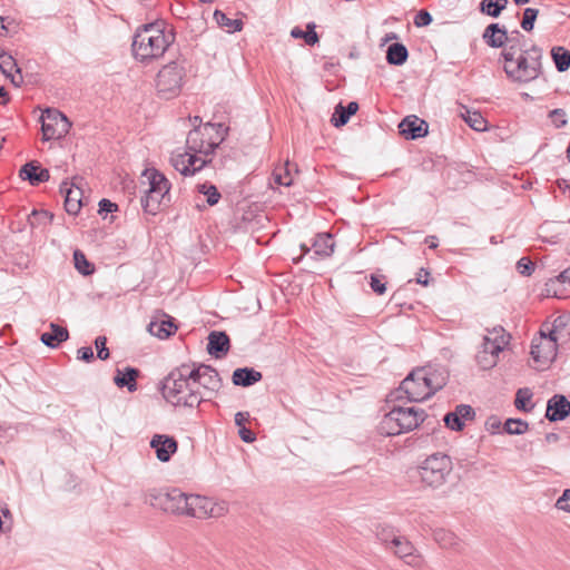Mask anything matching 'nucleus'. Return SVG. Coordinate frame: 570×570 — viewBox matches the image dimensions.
I'll return each mask as SVG.
<instances>
[{"label": "nucleus", "mask_w": 570, "mask_h": 570, "mask_svg": "<svg viewBox=\"0 0 570 570\" xmlns=\"http://www.w3.org/2000/svg\"><path fill=\"white\" fill-rule=\"evenodd\" d=\"M425 367L413 370L400 384L399 389L389 394V401L406 399L410 402H421L430 397L425 384Z\"/></svg>", "instance_id": "nucleus-6"}, {"label": "nucleus", "mask_w": 570, "mask_h": 570, "mask_svg": "<svg viewBox=\"0 0 570 570\" xmlns=\"http://www.w3.org/2000/svg\"><path fill=\"white\" fill-rule=\"evenodd\" d=\"M569 321H570V317L566 316V315L556 317L552 323V328L550 330L548 335L558 337V341L560 338H564L566 341H569L570 340V326H568Z\"/></svg>", "instance_id": "nucleus-34"}, {"label": "nucleus", "mask_w": 570, "mask_h": 570, "mask_svg": "<svg viewBox=\"0 0 570 570\" xmlns=\"http://www.w3.org/2000/svg\"><path fill=\"white\" fill-rule=\"evenodd\" d=\"M482 37L484 42L491 48H501L509 40L507 29L499 23H490Z\"/></svg>", "instance_id": "nucleus-23"}, {"label": "nucleus", "mask_w": 570, "mask_h": 570, "mask_svg": "<svg viewBox=\"0 0 570 570\" xmlns=\"http://www.w3.org/2000/svg\"><path fill=\"white\" fill-rule=\"evenodd\" d=\"M53 215L47 210H32L28 220L31 227L46 226L51 223Z\"/></svg>", "instance_id": "nucleus-45"}, {"label": "nucleus", "mask_w": 570, "mask_h": 570, "mask_svg": "<svg viewBox=\"0 0 570 570\" xmlns=\"http://www.w3.org/2000/svg\"><path fill=\"white\" fill-rule=\"evenodd\" d=\"M570 415V401L562 394H554L547 402L546 419L550 422L563 421Z\"/></svg>", "instance_id": "nucleus-15"}, {"label": "nucleus", "mask_w": 570, "mask_h": 570, "mask_svg": "<svg viewBox=\"0 0 570 570\" xmlns=\"http://www.w3.org/2000/svg\"><path fill=\"white\" fill-rule=\"evenodd\" d=\"M386 61L392 66H403L409 58L407 48L401 42H394L387 47Z\"/></svg>", "instance_id": "nucleus-31"}, {"label": "nucleus", "mask_w": 570, "mask_h": 570, "mask_svg": "<svg viewBox=\"0 0 570 570\" xmlns=\"http://www.w3.org/2000/svg\"><path fill=\"white\" fill-rule=\"evenodd\" d=\"M443 421L445 423V426L451 429L452 431H462L464 428V422L460 420V417L456 415L454 411L446 413Z\"/></svg>", "instance_id": "nucleus-51"}, {"label": "nucleus", "mask_w": 570, "mask_h": 570, "mask_svg": "<svg viewBox=\"0 0 570 570\" xmlns=\"http://www.w3.org/2000/svg\"><path fill=\"white\" fill-rule=\"evenodd\" d=\"M170 164L184 176L195 175V169H188V166H186L184 153H173L170 157Z\"/></svg>", "instance_id": "nucleus-46"}, {"label": "nucleus", "mask_w": 570, "mask_h": 570, "mask_svg": "<svg viewBox=\"0 0 570 570\" xmlns=\"http://www.w3.org/2000/svg\"><path fill=\"white\" fill-rule=\"evenodd\" d=\"M291 36L295 39H304L308 46H314L320 40L318 35L315 31V24L313 22L306 26V30H302L298 27L293 28Z\"/></svg>", "instance_id": "nucleus-38"}, {"label": "nucleus", "mask_w": 570, "mask_h": 570, "mask_svg": "<svg viewBox=\"0 0 570 570\" xmlns=\"http://www.w3.org/2000/svg\"><path fill=\"white\" fill-rule=\"evenodd\" d=\"M197 154L198 153H193L188 149L184 153L186 166H188V169H195V174L209 163V160L198 157Z\"/></svg>", "instance_id": "nucleus-48"}, {"label": "nucleus", "mask_w": 570, "mask_h": 570, "mask_svg": "<svg viewBox=\"0 0 570 570\" xmlns=\"http://www.w3.org/2000/svg\"><path fill=\"white\" fill-rule=\"evenodd\" d=\"M475 361L481 370H490L492 368L498 360L494 356H490L487 351H479L475 355Z\"/></svg>", "instance_id": "nucleus-50"}, {"label": "nucleus", "mask_w": 570, "mask_h": 570, "mask_svg": "<svg viewBox=\"0 0 570 570\" xmlns=\"http://www.w3.org/2000/svg\"><path fill=\"white\" fill-rule=\"evenodd\" d=\"M542 49L537 46L521 49L515 61L504 65L507 76L517 82H530L542 73Z\"/></svg>", "instance_id": "nucleus-5"}, {"label": "nucleus", "mask_w": 570, "mask_h": 570, "mask_svg": "<svg viewBox=\"0 0 570 570\" xmlns=\"http://www.w3.org/2000/svg\"><path fill=\"white\" fill-rule=\"evenodd\" d=\"M184 78V66L178 61H170L157 75L156 87L158 92L165 98L175 97L183 87Z\"/></svg>", "instance_id": "nucleus-8"}, {"label": "nucleus", "mask_w": 570, "mask_h": 570, "mask_svg": "<svg viewBox=\"0 0 570 570\" xmlns=\"http://www.w3.org/2000/svg\"><path fill=\"white\" fill-rule=\"evenodd\" d=\"M69 338V332L56 323H50V331L40 335V341L48 347L55 348Z\"/></svg>", "instance_id": "nucleus-26"}, {"label": "nucleus", "mask_w": 570, "mask_h": 570, "mask_svg": "<svg viewBox=\"0 0 570 570\" xmlns=\"http://www.w3.org/2000/svg\"><path fill=\"white\" fill-rule=\"evenodd\" d=\"M453 463L451 458L444 453H433L424 459L415 469V476L421 483L431 489H439L444 485L451 475Z\"/></svg>", "instance_id": "nucleus-4"}, {"label": "nucleus", "mask_w": 570, "mask_h": 570, "mask_svg": "<svg viewBox=\"0 0 570 570\" xmlns=\"http://www.w3.org/2000/svg\"><path fill=\"white\" fill-rule=\"evenodd\" d=\"M160 462H168L178 450V442L167 434H155L149 443Z\"/></svg>", "instance_id": "nucleus-13"}, {"label": "nucleus", "mask_w": 570, "mask_h": 570, "mask_svg": "<svg viewBox=\"0 0 570 570\" xmlns=\"http://www.w3.org/2000/svg\"><path fill=\"white\" fill-rule=\"evenodd\" d=\"M556 508L570 512V489L563 491L562 495L556 502Z\"/></svg>", "instance_id": "nucleus-59"}, {"label": "nucleus", "mask_w": 570, "mask_h": 570, "mask_svg": "<svg viewBox=\"0 0 570 570\" xmlns=\"http://www.w3.org/2000/svg\"><path fill=\"white\" fill-rule=\"evenodd\" d=\"M463 119L475 131L487 130L488 121L479 111L466 110V114L463 115Z\"/></svg>", "instance_id": "nucleus-41"}, {"label": "nucleus", "mask_w": 570, "mask_h": 570, "mask_svg": "<svg viewBox=\"0 0 570 570\" xmlns=\"http://www.w3.org/2000/svg\"><path fill=\"white\" fill-rule=\"evenodd\" d=\"M551 58L559 72H564L570 68V50L563 47H553L551 49Z\"/></svg>", "instance_id": "nucleus-36"}, {"label": "nucleus", "mask_w": 570, "mask_h": 570, "mask_svg": "<svg viewBox=\"0 0 570 570\" xmlns=\"http://www.w3.org/2000/svg\"><path fill=\"white\" fill-rule=\"evenodd\" d=\"M528 429V422L521 419H508L503 425L504 432L511 435H521L525 433Z\"/></svg>", "instance_id": "nucleus-43"}, {"label": "nucleus", "mask_w": 570, "mask_h": 570, "mask_svg": "<svg viewBox=\"0 0 570 570\" xmlns=\"http://www.w3.org/2000/svg\"><path fill=\"white\" fill-rule=\"evenodd\" d=\"M227 505L225 502L216 503L210 499L208 509V518H219L227 513Z\"/></svg>", "instance_id": "nucleus-55"}, {"label": "nucleus", "mask_w": 570, "mask_h": 570, "mask_svg": "<svg viewBox=\"0 0 570 570\" xmlns=\"http://www.w3.org/2000/svg\"><path fill=\"white\" fill-rule=\"evenodd\" d=\"M60 193L65 195L66 212L77 215L82 206V190L73 184L63 181L60 185Z\"/></svg>", "instance_id": "nucleus-17"}, {"label": "nucleus", "mask_w": 570, "mask_h": 570, "mask_svg": "<svg viewBox=\"0 0 570 570\" xmlns=\"http://www.w3.org/2000/svg\"><path fill=\"white\" fill-rule=\"evenodd\" d=\"M532 399V392L530 389H519L515 394L514 405L518 410L523 412H530L533 409V404H530Z\"/></svg>", "instance_id": "nucleus-40"}, {"label": "nucleus", "mask_w": 570, "mask_h": 570, "mask_svg": "<svg viewBox=\"0 0 570 570\" xmlns=\"http://www.w3.org/2000/svg\"><path fill=\"white\" fill-rule=\"evenodd\" d=\"M547 292L557 298H567L570 296V266L562 271L558 276L550 278L547 284Z\"/></svg>", "instance_id": "nucleus-18"}, {"label": "nucleus", "mask_w": 570, "mask_h": 570, "mask_svg": "<svg viewBox=\"0 0 570 570\" xmlns=\"http://www.w3.org/2000/svg\"><path fill=\"white\" fill-rule=\"evenodd\" d=\"M145 503L165 512L186 515L188 494L179 489L151 490L145 494Z\"/></svg>", "instance_id": "nucleus-7"}, {"label": "nucleus", "mask_w": 570, "mask_h": 570, "mask_svg": "<svg viewBox=\"0 0 570 570\" xmlns=\"http://www.w3.org/2000/svg\"><path fill=\"white\" fill-rule=\"evenodd\" d=\"M214 18L217 24L229 33L240 31L244 26V22L240 19H232L225 12L219 10L214 12Z\"/></svg>", "instance_id": "nucleus-35"}, {"label": "nucleus", "mask_w": 570, "mask_h": 570, "mask_svg": "<svg viewBox=\"0 0 570 570\" xmlns=\"http://www.w3.org/2000/svg\"><path fill=\"white\" fill-rule=\"evenodd\" d=\"M238 435L246 443H252L256 440L255 433L246 426L238 429Z\"/></svg>", "instance_id": "nucleus-64"}, {"label": "nucleus", "mask_w": 570, "mask_h": 570, "mask_svg": "<svg viewBox=\"0 0 570 570\" xmlns=\"http://www.w3.org/2000/svg\"><path fill=\"white\" fill-rule=\"evenodd\" d=\"M425 379L426 387L430 390L429 395L432 396L446 384L448 376L444 372L425 367Z\"/></svg>", "instance_id": "nucleus-32"}, {"label": "nucleus", "mask_w": 570, "mask_h": 570, "mask_svg": "<svg viewBox=\"0 0 570 570\" xmlns=\"http://www.w3.org/2000/svg\"><path fill=\"white\" fill-rule=\"evenodd\" d=\"M140 372L136 367L127 366L124 370L117 368L114 376V383L122 389L127 387L129 392L137 391V379Z\"/></svg>", "instance_id": "nucleus-25"}, {"label": "nucleus", "mask_w": 570, "mask_h": 570, "mask_svg": "<svg viewBox=\"0 0 570 570\" xmlns=\"http://www.w3.org/2000/svg\"><path fill=\"white\" fill-rule=\"evenodd\" d=\"M504 341L503 338L501 337V341L498 340V337L495 338H490L488 336H485L483 338V343L481 344V348L480 351H487V353L491 356H494V358L498 360L499 357V354L502 352L503 350V345H504Z\"/></svg>", "instance_id": "nucleus-42"}, {"label": "nucleus", "mask_w": 570, "mask_h": 570, "mask_svg": "<svg viewBox=\"0 0 570 570\" xmlns=\"http://www.w3.org/2000/svg\"><path fill=\"white\" fill-rule=\"evenodd\" d=\"M400 134L409 140L422 138L428 135L429 125L415 115L405 117L399 125Z\"/></svg>", "instance_id": "nucleus-14"}, {"label": "nucleus", "mask_w": 570, "mask_h": 570, "mask_svg": "<svg viewBox=\"0 0 570 570\" xmlns=\"http://www.w3.org/2000/svg\"><path fill=\"white\" fill-rule=\"evenodd\" d=\"M167 320H163L160 322L153 321L148 325V332L158 337V338H168L169 336L174 335L177 331V325L175 324L174 320L169 316H167Z\"/></svg>", "instance_id": "nucleus-29"}, {"label": "nucleus", "mask_w": 570, "mask_h": 570, "mask_svg": "<svg viewBox=\"0 0 570 570\" xmlns=\"http://www.w3.org/2000/svg\"><path fill=\"white\" fill-rule=\"evenodd\" d=\"M118 209V205L112 203L111 200L107 199V198H102L100 202H99V214H108V213H114Z\"/></svg>", "instance_id": "nucleus-62"}, {"label": "nucleus", "mask_w": 570, "mask_h": 570, "mask_svg": "<svg viewBox=\"0 0 570 570\" xmlns=\"http://www.w3.org/2000/svg\"><path fill=\"white\" fill-rule=\"evenodd\" d=\"M40 121L45 141L63 137L68 134L71 126L68 118L55 108H47L42 112Z\"/></svg>", "instance_id": "nucleus-9"}, {"label": "nucleus", "mask_w": 570, "mask_h": 570, "mask_svg": "<svg viewBox=\"0 0 570 570\" xmlns=\"http://www.w3.org/2000/svg\"><path fill=\"white\" fill-rule=\"evenodd\" d=\"M19 176L21 179L28 180L32 186H38L41 183L48 181L50 178L49 170L42 168L36 160L26 163L21 167Z\"/></svg>", "instance_id": "nucleus-19"}, {"label": "nucleus", "mask_w": 570, "mask_h": 570, "mask_svg": "<svg viewBox=\"0 0 570 570\" xmlns=\"http://www.w3.org/2000/svg\"><path fill=\"white\" fill-rule=\"evenodd\" d=\"M95 346L97 350V357L99 360H107L109 357V350L107 347V338L105 336H98L95 340Z\"/></svg>", "instance_id": "nucleus-52"}, {"label": "nucleus", "mask_w": 570, "mask_h": 570, "mask_svg": "<svg viewBox=\"0 0 570 570\" xmlns=\"http://www.w3.org/2000/svg\"><path fill=\"white\" fill-rule=\"evenodd\" d=\"M517 271L523 276H530L534 271V264L527 257H521L517 263Z\"/></svg>", "instance_id": "nucleus-54"}, {"label": "nucleus", "mask_w": 570, "mask_h": 570, "mask_svg": "<svg viewBox=\"0 0 570 570\" xmlns=\"http://www.w3.org/2000/svg\"><path fill=\"white\" fill-rule=\"evenodd\" d=\"M454 412L460 417V420H462L463 422L468 421V420H472L474 417V414H475L474 410L472 409V406L466 405V404L458 405L455 407Z\"/></svg>", "instance_id": "nucleus-58"}, {"label": "nucleus", "mask_w": 570, "mask_h": 570, "mask_svg": "<svg viewBox=\"0 0 570 570\" xmlns=\"http://www.w3.org/2000/svg\"><path fill=\"white\" fill-rule=\"evenodd\" d=\"M312 250L320 257H328L334 250V240L331 234L321 233L314 237Z\"/></svg>", "instance_id": "nucleus-30"}, {"label": "nucleus", "mask_w": 570, "mask_h": 570, "mask_svg": "<svg viewBox=\"0 0 570 570\" xmlns=\"http://www.w3.org/2000/svg\"><path fill=\"white\" fill-rule=\"evenodd\" d=\"M376 537L382 543L386 546V549H389V547H392L400 535L396 534L394 528L389 525H380L376 529Z\"/></svg>", "instance_id": "nucleus-44"}, {"label": "nucleus", "mask_w": 570, "mask_h": 570, "mask_svg": "<svg viewBox=\"0 0 570 570\" xmlns=\"http://www.w3.org/2000/svg\"><path fill=\"white\" fill-rule=\"evenodd\" d=\"M210 499L198 494H188L186 515L197 519L208 518Z\"/></svg>", "instance_id": "nucleus-22"}, {"label": "nucleus", "mask_w": 570, "mask_h": 570, "mask_svg": "<svg viewBox=\"0 0 570 570\" xmlns=\"http://www.w3.org/2000/svg\"><path fill=\"white\" fill-rule=\"evenodd\" d=\"M521 49L522 48H520V51H521ZM518 51H519L518 45H515V43H510L507 48H504L503 51L501 52V56L503 57L504 62L512 65L515 61V59L518 58L517 57Z\"/></svg>", "instance_id": "nucleus-57"}, {"label": "nucleus", "mask_w": 570, "mask_h": 570, "mask_svg": "<svg viewBox=\"0 0 570 570\" xmlns=\"http://www.w3.org/2000/svg\"><path fill=\"white\" fill-rule=\"evenodd\" d=\"M508 3V0H482L480 2V11L492 18H498Z\"/></svg>", "instance_id": "nucleus-37"}, {"label": "nucleus", "mask_w": 570, "mask_h": 570, "mask_svg": "<svg viewBox=\"0 0 570 570\" xmlns=\"http://www.w3.org/2000/svg\"><path fill=\"white\" fill-rule=\"evenodd\" d=\"M549 118L556 125L557 128H560L567 124L566 111L561 108L551 110L549 112Z\"/></svg>", "instance_id": "nucleus-56"}, {"label": "nucleus", "mask_w": 570, "mask_h": 570, "mask_svg": "<svg viewBox=\"0 0 570 570\" xmlns=\"http://www.w3.org/2000/svg\"><path fill=\"white\" fill-rule=\"evenodd\" d=\"M168 195L158 193L155 189H147L145 195L141 197L140 203L145 213L156 215L169 203Z\"/></svg>", "instance_id": "nucleus-21"}, {"label": "nucleus", "mask_w": 570, "mask_h": 570, "mask_svg": "<svg viewBox=\"0 0 570 570\" xmlns=\"http://www.w3.org/2000/svg\"><path fill=\"white\" fill-rule=\"evenodd\" d=\"M539 10L534 8H525L523 10V17L521 20V28L524 31H532L534 28V22L538 18Z\"/></svg>", "instance_id": "nucleus-49"}, {"label": "nucleus", "mask_w": 570, "mask_h": 570, "mask_svg": "<svg viewBox=\"0 0 570 570\" xmlns=\"http://www.w3.org/2000/svg\"><path fill=\"white\" fill-rule=\"evenodd\" d=\"M73 263H75V268L83 276L91 275L95 271L94 265L87 259L86 255L79 249H76L73 252Z\"/></svg>", "instance_id": "nucleus-39"}, {"label": "nucleus", "mask_w": 570, "mask_h": 570, "mask_svg": "<svg viewBox=\"0 0 570 570\" xmlns=\"http://www.w3.org/2000/svg\"><path fill=\"white\" fill-rule=\"evenodd\" d=\"M187 364L173 370L161 382L164 399L174 406H198L207 397L203 395L193 382Z\"/></svg>", "instance_id": "nucleus-1"}, {"label": "nucleus", "mask_w": 570, "mask_h": 570, "mask_svg": "<svg viewBox=\"0 0 570 570\" xmlns=\"http://www.w3.org/2000/svg\"><path fill=\"white\" fill-rule=\"evenodd\" d=\"M198 191L207 197L206 202L209 206H215L222 197L217 187L212 184L198 185Z\"/></svg>", "instance_id": "nucleus-47"}, {"label": "nucleus", "mask_w": 570, "mask_h": 570, "mask_svg": "<svg viewBox=\"0 0 570 570\" xmlns=\"http://www.w3.org/2000/svg\"><path fill=\"white\" fill-rule=\"evenodd\" d=\"M358 110V104L356 101H350L347 106H343L338 104L334 114L331 118V122L334 127L338 128L347 124L351 116H353Z\"/></svg>", "instance_id": "nucleus-28"}, {"label": "nucleus", "mask_w": 570, "mask_h": 570, "mask_svg": "<svg viewBox=\"0 0 570 570\" xmlns=\"http://www.w3.org/2000/svg\"><path fill=\"white\" fill-rule=\"evenodd\" d=\"M389 550L393 551L395 556L403 559L405 563L412 567H417L421 562L420 556L415 554L414 546L403 535H400Z\"/></svg>", "instance_id": "nucleus-20"}, {"label": "nucleus", "mask_w": 570, "mask_h": 570, "mask_svg": "<svg viewBox=\"0 0 570 570\" xmlns=\"http://www.w3.org/2000/svg\"><path fill=\"white\" fill-rule=\"evenodd\" d=\"M18 66L16 63V61L13 60V58L11 56H9L7 58V60L2 61L0 63V70L2 71V73L8 78L9 76H11V72L13 69H16Z\"/></svg>", "instance_id": "nucleus-61"}, {"label": "nucleus", "mask_w": 570, "mask_h": 570, "mask_svg": "<svg viewBox=\"0 0 570 570\" xmlns=\"http://www.w3.org/2000/svg\"><path fill=\"white\" fill-rule=\"evenodd\" d=\"M370 286L377 295H383L386 292V283L384 276L371 275Z\"/></svg>", "instance_id": "nucleus-53"}, {"label": "nucleus", "mask_w": 570, "mask_h": 570, "mask_svg": "<svg viewBox=\"0 0 570 570\" xmlns=\"http://www.w3.org/2000/svg\"><path fill=\"white\" fill-rule=\"evenodd\" d=\"M207 352L215 358L226 356L230 348L229 336L224 331H212L207 337Z\"/></svg>", "instance_id": "nucleus-16"}, {"label": "nucleus", "mask_w": 570, "mask_h": 570, "mask_svg": "<svg viewBox=\"0 0 570 570\" xmlns=\"http://www.w3.org/2000/svg\"><path fill=\"white\" fill-rule=\"evenodd\" d=\"M174 41L173 29L161 28L159 23H149L135 33L132 55L140 62H148L160 58Z\"/></svg>", "instance_id": "nucleus-2"}, {"label": "nucleus", "mask_w": 570, "mask_h": 570, "mask_svg": "<svg viewBox=\"0 0 570 570\" xmlns=\"http://www.w3.org/2000/svg\"><path fill=\"white\" fill-rule=\"evenodd\" d=\"M425 411L414 406H393L380 422V433L386 436L399 435L416 429L425 420Z\"/></svg>", "instance_id": "nucleus-3"}, {"label": "nucleus", "mask_w": 570, "mask_h": 570, "mask_svg": "<svg viewBox=\"0 0 570 570\" xmlns=\"http://www.w3.org/2000/svg\"><path fill=\"white\" fill-rule=\"evenodd\" d=\"M558 337H553L540 332L539 337H534L531 342L530 354L535 363L547 365L557 356Z\"/></svg>", "instance_id": "nucleus-12"}, {"label": "nucleus", "mask_w": 570, "mask_h": 570, "mask_svg": "<svg viewBox=\"0 0 570 570\" xmlns=\"http://www.w3.org/2000/svg\"><path fill=\"white\" fill-rule=\"evenodd\" d=\"M142 176L148 180V189H155L158 193L168 195L170 190V183L164 174L155 168L145 169Z\"/></svg>", "instance_id": "nucleus-27"}, {"label": "nucleus", "mask_w": 570, "mask_h": 570, "mask_svg": "<svg viewBox=\"0 0 570 570\" xmlns=\"http://www.w3.org/2000/svg\"><path fill=\"white\" fill-rule=\"evenodd\" d=\"M431 22H432V16L425 10L419 11L414 18V24L416 27H426Z\"/></svg>", "instance_id": "nucleus-60"}, {"label": "nucleus", "mask_w": 570, "mask_h": 570, "mask_svg": "<svg viewBox=\"0 0 570 570\" xmlns=\"http://www.w3.org/2000/svg\"><path fill=\"white\" fill-rule=\"evenodd\" d=\"M190 375H193L191 380L195 382V387L199 390V386H203L208 399L216 394L223 385L219 373L210 365L194 364L190 368Z\"/></svg>", "instance_id": "nucleus-11"}, {"label": "nucleus", "mask_w": 570, "mask_h": 570, "mask_svg": "<svg viewBox=\"0 0 570 570\" xmlns=\"http://www.w3.org/2000/svg\"><path fill=\"white\" fill-rule=\"evenodd\" d=\"M434 540L444 549H458L460 542L459 538L450 530L439 528L433 531Z\"/></svg>", "instance_id": "nucleus-33"}, {"label": "nucleus", "mask_w": 570, "mask_h": 570, "mask_svg": "<svg viewBox=\"0 0 570 570\" xmlns=\"http://www.w3.org/2000/svg\"><path fill=\"white\" fill-rule=\"evenodd\" d=\"M208 129H216V131L219 132V130L223 129V125L207 122L203 128L194 127V129H191L187 135L186 148L189 151L199 153L204 156L214 154L223 138L219 141L205 139V135Z\"/></svg>", "instance_id": "nucleus-10"}, {"label": "nucleus", "mask_w": 570, "mask_h": 570, "mask_svg": "<svg viewBox=\"0 0 570 570\" xmlns=\"http://www.w3.org/2000/svg\"><path fill=\"white\" fill-rule=\"evenodd\" d=\"M94 351L90 346H82L77 351V358L85 361V362H91L94 360Z\"/></svg>", "instance_id": "nucleus-63"}, {"label": "nucleus", "mask_w": 570, "mask_h": 570, "mask_svg": "<svg viewBox=\"0 0 570 570\" xmlns=\"http://www.w3.org/2000/svg\"><path fill=\"white\" fill-rule=\"evenodd\" d=\"M263 379V374L254 367H238L233 372L232 382L236 386L248 387Z\"/></svg>", "instance_id": "nucleus-24"}]
</instances>
